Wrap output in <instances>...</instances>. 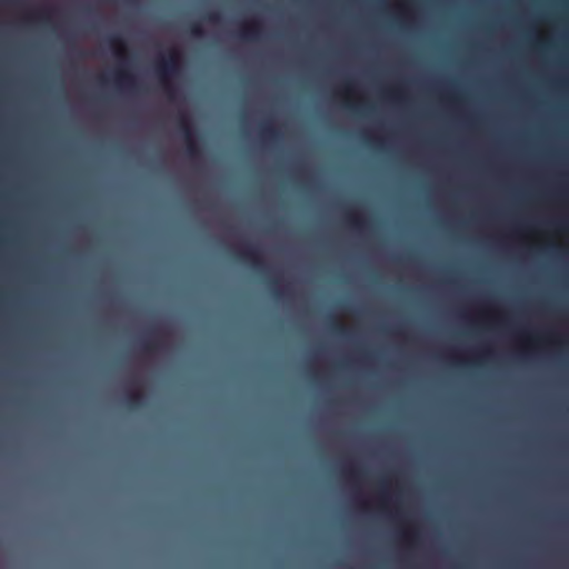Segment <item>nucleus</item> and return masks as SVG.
<instances>
[{
  "instance_id": "1",
  "label": "nucleus",
  "mask_w": 569,
  "mask_h": 569,
  "mask_svg": "<svg viewBox=\"0 0 569 569\" xmlns=\"http://www.w3.org/2000/svg\"><path fill=\"white\" fill-rule=\"evenodd\" d=\"M179 62L180 53L176 49H171L168 57L161 58L154 66V71L163 87V90L170 98H173L174 93L171 79L179 73Z\"/></svg>"
},
{
  "instance_id": "2",
  "label": "nucleus",
  "mask_w": 569,
  "mask_h": 569,
  "mask_svg": "<svg viewBox=\"0 0 569 569\" xmlns=\"http://www.w3.org/2000/svg\"><path fill=\"white\" fill-rule=\"evenodd\" d=\"M178 128H179V131L182 133L183 139L186 141L187 152H188L189 157H191V158L198 157L200 154V148L196 140V131H194L193 126L187 114H184V113L179 114Z\"/></svg>"
},
{
  "instance_id": "3",
  "label": "nucleus",
  "mask_w": 569,
  "mask_h": 569,
  "mask_svg": "<svg viewBox=\"0 0 569 569\" xmlns=\"http://www.w3.org/2000/svg\"><path fill=\"white\" fill-rule=\"evenodd\" d=\"M236 256L239 260L249 263L256 271L262 272L266 270V263L258 248L248 244L237 250Z\"/></svg>"
},
{
  "instance_id": "4",
  "label": "nucleus",
  "mask_w": 569,
  "mask_h": 569,
  "mask_svg": "<svg viewBox=\"0 0 569 569\" xmlns=\"http://www.w3.org/2000/svg\"><path fill=\"white\" fill-rule=\"evenodd\" d=\"M391 479L392 473L386 472L379 479V502L380 507L385 512H388L392 505V495H391Z\"/></svg>"
},
{
  "instance_id": "5",
  "label": "nucleus",
  "mask_w": 569,
  "mask_h": 569,
  "mask_svg": "<svg viewBox=\"0 0 569 569\" xmlns=\"http://www.w3.org/2000/svg\"><path fill=\"white\" fill-rule=\"evenodd\" d=\"M160 333V330L157 328H150L148 330V335L146 338L141 339L139 345L143 352L146 353H154L160 350L161 345L157 339V336Z\"/></svg>"
},
{
  "instance_id": "6",
  "label": "nucleus",
  "mask_w": 569,
  "mask_h": 569,
  "mask_svg": "<svg viewBox=\"0 0 569 569\" xmlns=\"http://www.w3.org/2000/svg\"><path fill=\"white\" fill-rule=\"evenodd\" d=\"M114 81L120 87L133 90L137 88L134 76L124 67H120L114 71Z\"/></svg>"
},
{
  "instance_id": "7",
  "label": "nucleus",
  "mask_w": 569,
  "mask_h": 569,
  "mask_svg": "<svg viewBox=\"0 0 569 569\" xmlns=\"http://www.w3.org/2000/svg\"><path fill=\"white\" fill-rule=\"evenodd\" d=\"M261 33V23L259 21H252L243 24L239 31V37L246 41H253L259 39Z\"/></svg>"
},
{
  "instance_id": "8",
  "label": "nucleus",
  "mask_w": 569,
  "mask_h": 569,
  "mask_svg": "<svg viewBox=\"0 0 569 569\" xmlns=\"http://www.w3.org/2000/svg\"><path fill=\"white\" fill-rule=\"evenodd\" d=\"M346 219L349 224L359 230L368 228L370 224L369 221L360 212L357 211H347Z\"/></svg>"
},
{
  "instance_id": "9",
  "label": "nucleus",
  "mask_w": 569,
  "mask_h": 569,
  "mask_svg": "<svg viewBox=\"0 0 569 569\" xmlns=\"http://www.w3.org/2000/svg\"><path fill=\"white\" fill-rule=\"evenodd\" d=\"M260 136L264 140L276 141L278 140L280 134L278 129L273 124L264 122L260 126Z\"/></svg>"
},
{
  "instance_id": "10",
  "label": "nucleus",
  "mask_w": 569,
  "mask_h": 569,
  "mask_svg": "<svg viewBox=\"0 0 569 569\" xmlns=\"http://www.w3.org/2000/svg\"><path fill=\"white\" fill-rule=\"evenodd\" d=\"M385 96L391 101H400L403 98V88L399 83L391 84L385 89Z\"/></svg>"
},
{
  "instance_id": "11",
  "label": "nucleus",
  "mask_w": 569,
  "mask_h": 569,
  "mask_svg": "<svg viewBox=\"0 0 569 569\" xmlns=\"http://www.w3.org/2000/svg\"><path fill=\"white\" fill-rule=\"evenodd\" d=\"M268 283H269L271 293L273 295L274 298L280 299V298H284V297L289 296V293H290L289 289L288 288H286V289L281 288L279 286L280 281H279L278 278L269 279Z\"/></svg>"
},
{
  "instance_id": "12",
  "label": "nucleus",
  "mask_w": 569,
  "mask_h": 569,
  "mask_svg": "<svg viewBox=\"0 0 569 569\" xmlns=\"http://www.w3.org/2000/svg\"><path fill=\"white\" fill-rule=\"evenodd\" d=\"M110 47L113 49L117 57L121 58L124 53V41L120 36H110L108 39Z\"/></svg>"
},
{
  "instance_id": "13",
  "label": "nucleus",
  "mask_w": 569,
  "mask_h": 569,
  "mask_svg": "<svg viewBox=\"0 0 569 569\" xmlns=\"http://www.w3.org/2000/svg\"><path fill=\"white\" fill-rule=\"evenodd\" d=\"M143 395L140 392H131L127 396L126 402L130 408H138L143 405Z\"/></svg>"
},
{
  "instance_id": "14",
  "label": "nucleus",
  "mask_w": 569,
  "mask_h": 569,
  "mask_svg": "<svg viewBox=\"0 0 569 569\" xmlns=\"http://www.w3.org/2000/svg\"><path fill=\"white\" fill-rule=\"evenodd\" d=\"M366 140L378 148H385L387 146L388 139L386 137H379L372 133H366Z\"/></svg>"
},
{
  "instance_id": "15",
  "label": "nucleus",
  "mask_w": 569,
  "mask_h": 569,
  "mask_svg": "<svg viewBox=\"0 0 569 569\" xmlns=\"http://www.w3.org/2000/svg\"><path fill=\"white\" fill-rule=\"evenodd\" d=\"M347 473L355 481L361 480L365 477V471L361 468H358L356 466H351L347 470Z\"/></svg>"
},
{
  "instance_id": "16",
  "label": "nucleus",
  "mask_w": 569,
  "mask_h": 569,
  "mask_svg": "<svg viewBox=\"0 0 569 569\" xmlns=\"http://www.w3.org/2000/svg\"><path fill=\"white\" fill-rule=\"evenodd\" d=\"M331 330L333 333L338 335V336H341V337H345L348 335V330L347 328L341 325L339 321L337 320H332L331 322Z\"/></svg>"
},
{
  "instance_id": "17",
  "label": "nucleus",
  "mask_w": 569,
  "mask_h": 569,
  "mask_svg": "<svg viewBox=\"0 0 569 569\" xmlns=\"http://www.w3.org/2000/svg\"><path fill=\"white\" fill-rule=\"evenodd\" d=\"M189 33L193 37L200 38L203 36V29L200 23L193 22L189 26Z\"/></svg>"
},
{
  "instance_id": "18",
  "label": "nucleus",
  "mask_w": 569,
  "mask_h": 569,
  "mask_svg": "<svg viewBox=\"0 0 569 569\" xmlns=\"http://www.w3.org/2000/svg\"><path fill=\"white\" fill-rule=\"evenodd\" d=\"M206 19L210 22H219L221 20V16L219 12H209L207 16H206Z\"/></svg>"
},
{
  "instance_id": "19",
  "label": "nucleus",
  "mask_w": 569,
  "mask_h": 569,
  "mask_svg": "<svg viewBox=\"0 0 569 569\" xmlns=\"http://www.w3.org/2000/svg\"><path fill=\"white\" fill-rule=\"evenodd\" d=\"M396 537L398 540H405L407 538V532L402 528L396 530Z\"/></svg>"
},
{
  "instance_id": "20",
  "label": "nucleus",
  "mask_w": 569,
  "mask_h": 569,
  "mask_svg": "<svg viewBox=\"0 0 569 569\" xmlns=\"http://www.w3.org/2000/svg\"><path fill=\"white\" fill-rule=\"evenodd\" d=\"M450 100L455 103V104H459L462 102V97L460 94H452L450 97Z\"/></svg>"
},
{
  "instance_id": "21",
  "label": "nucleus",
  "mask_w": 569,
  "mask_h": 569,
  "mask_svg": "<svg viewBox=\"0 0 569 569\" xmlns=\"http://www.w3.org/2000/svg\"><path fill=\"white\" fill-rule=\"evenodd\" d=\"M428 210H429V214H430V213H435V212H433V206H432V203H431V198H430V197H429V207H428Z\"/></svg>"
},
{
  "instance_id": "22",
  "label": "nucleus",
  "mask_w": 569,
  "mask_h": 569,
  "mask_svg": "<svg viewBox=\"0 0 569 569\" xmlns=\"http://www.w3.org/2000/svg\"><path fill=\"white\" fill-rule=\"evenodd\" d=\"M438 38H428V41H429V49L431 48V46L433 44V40H437Z\"/></svg>"
},
{
  "instance_id": "23",
  "label": "nucleus",
  "mask_w": 569,
  "mask_h": 569,
  "mask_svg": "<svg viewBox=\"0 0 569 569\" xmlns=\"http://www.w3.org/2000/svg\"><path fill=\"white\" fill-rule=\"evenodd\" d=\"M345 89H346V90H348V91H349V90H351V83H347V84L345 86Z\"/></svg>"
},
{
  "instance_id": "24",
  "label": "nucleus",
  "mask_w": 569,
  "mask_h": 569,
  "mask_svg": "<svg viewBox=\"0 0 569 569\" xmlns=\"http://www.w3.org/2000/svg\"><path fill=\"white\" fill-rule=\"evenodd\" d=\"M99 80L101 83H104L107 81V79L104 77H100Z\"/></svg>"
},
{
  "instance_id": "25",
  "label": "nucleus",
  "mask_w": 569,
  "mask_h": 569,
  "mask_svg": "<svg viewBox=\"0 0 569 569\" xmlns=\"http://www.w3.org/2000/svg\"><path fill=\"white\" fill-rule=\"evenodd\" d=\"M459 365H467L468 362L467 361H458Z\"/></svg>"
},
{
  "instance_id": "26",
  "label": "nucleus",
  "mask_w": 569,
  "mask_h": 569,
  "mask_svg": "<svg viewBox=\"0 0 569 569\" xmlns=\"http://www.w3.org/2000/svg\"><path fill=\"white\" fill-rule=\"evenodd\" d=\"M428 90H429V91L431 90V87H430V86L428 87Z\"/></svg>"
},
{
  "instance_id": "27",
  "label": "nucleus",
  "mask_w": 569,
  "mask_h": 569,
  "mask_svg": "<svg viewBox=\"0 0 569 569\" xmlns=\"http://www.w3.org/2000/svg\"><path fill=\"white\" fill-rule=\"evenodd\" d=\"M428 117H429V118L431 117V113H430V112L428 113Z\"/></svg>"
},
{
  "instance_id": "28",
  "label": "nucleus",
  "mask_w": 569,
  "mask_h": 569,
  "mask_svg": "<svg viewBox=\"0 0 569 569\" xmlns=\"http://www.w3.org/2000/svg\"><path fill=\"white\" fill-rule=\"evenodd\" d=\"M428 138H429V139L431 138V134H430V133L428 134Z\"/></svg>"
},
{
  "instance_id": "29",
  "label": "nucleus",
  "mask_w": 569,
  "mask_h": 569,
  "mask_svg": "<svg viewBox=\"0 0 569 569\" xmlns=\"http://www.w3.org/2000/svg\"><path fill=\"white\" fill-rule=\"evenodd\" d=\"M428 170H429V171L431 170V167H430V166L428 167Z\"/></svg>"
}]
</instances>
